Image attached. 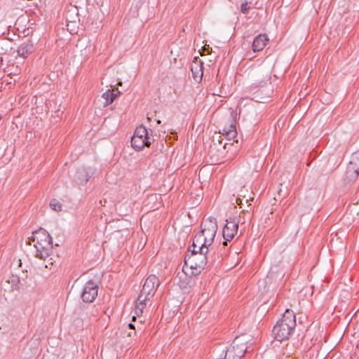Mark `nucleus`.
Listing matches in <instances>:
<instances>
[{
	"mask_svg": "<svg viewBox=\"0 0 359 359\" xmlns=\"http://www.w3.org/2000/svg\"><path fill=\"white\" fill-rule=\"evenodd\" d=\"M191 253L187 255L184 258V265L183 271L187 276H196L205 269L208 262V252L209 251L208 247H202L198 249L192 245Z\"/></svg>",
	"mask_w": 359,
	"mask_h": 359,
	"instance_id": "1",
	"label": "nucleus"
},
{
	"mask_svg": "<svg viewBox=\"0 0 359 359\" xmlns=\"http://www.w3.org/2000/svg\"><path fill=\"white\" fill-rule=\"evenodd\" d=\"M201 231L194 236L193 245L198 249L202 247H209L214 241L217 231V219L214 217H208L204 219L201 225Z\"/></svg>",
	"mask_w": 359,
	"mask_h": 359,
	"instance_id": "2",
	"label": "nucleus"
},
{
	"mask_svg": "<svg viewBox=\"0 0 359 359\" xmlns=\"http://www.w3.org/2000/svg\"><path fill=\"white\" fill-rule=\"evenodd\" d=\"M30 241L36 248V257L46 260L53 252L52 238L47 231L40 228L34 231Z\"/></svg>",
	"mask_w": 359,
	"mask_h": 359,
	"instance_id": "3",
	"label": "nucleus"
},
{
	"mask_svg": "<svg viewBox=\"0 0 359 359\" xmlns=\"http://www.w3.org/2000/svg\"><path fill=\"white\" fill-rule=\"evenodd\" d=\"M160 282L155 275H150L144 281L142 289L137 297L135 313L140 316L147 306V302L155 294Z\"/></svg>",
	"mask_w": 359,
	"mask_h": 359,
	"instance_id": "4",
	"label": "nucleus"
},
{
	"mask_svg": "<svg viewBox=\"0 0 359 359\" xmlns=\"http://www.w3.org/2000/svg\"><path fill=\"white\" fill-rule=\"evenodd\" d=\"M153 138L149 136L148 130L143 125L136 128L131 137V146L137 151L142 149L144 147H149Z\"/></svg>",
	"mask_w": 359,
	"mask_h": 359,
	"instance_id": "5",
	"label": "nucleus"
},
{
	"mask_svg": "<svg viewBox=\"0 0 359 359\" xmlns=\"http://www.w3.org/2000/svg\"><path fill=\"white\" fill-rule=\"evenodd\" d=\"M246 340L243 337H237L226 351L225 358L229 359H241L247 352Z\"/></svg>",
	"mask_w": 359,
	"mask_h": 359,
	"instance_id": "6",
	"label": "nucleus"
},
{
	"mask_svg": "<svg viewBox=\"0 0 359 359\" xmlns=\"http://www.w3.org/2000/svg\"><path fill=\"white\" fill-rule=\"evenodd\" d=\"M241 222V218H231L229 217L226 219V224L223 229V238L224 241V245H227V241H231L233 237L237 234L238 230V224Z\"/></svg>",
	"mask_w": 359,
	"mask_h": 359,
	"instance_id": "7",
	"label": "nucleus"
},
{
	"mask_svg": "<svg viewBox=\"0 0 359 359\" xmlns=\"http://www.w3.org/2000/svg\"><path fill=\"white\" fill-rule=\"evenodd\" d=\"M294 330V327L290 326L289 327L286 324L283 323L278 320L276 325L273 327V332L275 335V338L278 341H281L287 339L292 334Z\"/></svg>",
	"mask_w": 359,
	"mask_h": 359,
	"instance_id": "8",
	"label": "nucleus"
},
{
	"mask_svg": "<svg viewBox=\"0 0 359 359\" xmlns=\"http://www.w3.org/2000/svg\"><path fill=\"white\" fill-rule=\"evenodd\" d=\"M98 286L93 280L88 281L83 287L81 297L84 302H93L97 295Z\"/></svg>",
	"mask_w": 359,
	"mask_h": 359,
	"instance_id": "9",
	"label": "nucleus"
},
{
	"mask_svg": "<svg viewBox=\"0 0 359 359\" xmlns=\"http://www.w3.org/2000/svg\"><path fill=\"white\" fill-rule=\"evenodd\" d=\"M95 170L92 168L80 167L77 169L74 175V180L77 184H86L89 179L94 175Z\"/></svg>",
	"mask_w": 359,
	"mask_h": 359,
	"instance_id": "10",
	"label": "nucleus"
},
{
	"mask_svg": "<svg viewBox=\"0 0 359 359\" xmlns=\"http://www.w3.org/2000/svg\"><path fill=\"white\" fill-rule=\"evenodd\" d=\"M269 38L265 34H260L257 36L252 42V50L254 52L260 51L266 46Z\"/></svg>",
	"mask_w": 359,
	"mask_h": 359,
	"instance_id": "11",
	"label": "nucleus"
},
{
	"mask_svg": "<svg viewBox=\"0 0 359 359\" xmlns=\"http://www.w3.org/2000/svg\"><path fill=\"white\" fill-rule=\"evenodd\" d=\"M222 131V135L229 140L236 137L237 131L233 118H230L229 124L228 126H225L223 128Z\"/></svg>",
	"mask_w": 359,
	"mask_h": 359,
	"instance_id": "12",
	"label": "nucleus"
},
{
	"mask_svg": "<svg viewBox=\"0 0 359 359\" xmlns=\"http://www.w3.org/2000/svg\"><path fill=\"white\" fill-rule=\"evenodd\" d=\"M279 321L286 324L289 327L290 326L294 328H295L297 325L296 316L294 313L289 309H287L285 310L281 319H280Z\"/></svg>",
	"mask_w": 359,
	"mask_h": 359,
	"instance_id": "13",
	"label": "nucleus"
},
{
	"mask_svg": "<svg viewBox=\"0 0 359 359\" xmlns=\"http://www.w3.org/2000/svg\"><path fill=\"white\" fill-rule=\"evenodd\" d=\"M217 141L219 145H217V143L215 142V140H213L212 141L213 144L210 145L209 154L212 156V157H213L215 155V151H217L219 153V154H223L226 148V146L228 145L227 143L222 144V141H220V140H218Z\"/></svg>",
	"mask_w": 359,
	"mask_h": 359,
	"instance_id": "14",
	"label": "nucleus"
},
{
	"mask_svg": "<svg viewBox=\"0 0 359 359\" xmlns=\"http://www.w3.org/2000/svg\"><path fill=\"white\" fill-rule=\"evenodd\" d=\"M33 45L30 43H25L20 46L17 52L18 55L22 58H26L32 52Z\"/></svg>",
	"mask_w": 359,
	"mask_h": 359,
	"instance_id": "15",
	"label": "nucleus"
},
{
	"mask_svg": "<svg viewBox=\"0 0 359 359\" xmlns=\"http://www.w3.org/2000/svg\"><path fill=\"white\" fill-rule=\"evenodd\" d=\"M359 175V170L351 164H348L346 171V178L348 181L354 180L357 178Z\"/></svg>",
	"mask_w": 359,
	"mask_h": 359,
	"instance_id": "16",
	"label": "nucleus"
},
{
	"mask_svg": "<svg viewBox=\"0 0 359 359\" xmlns=\"http://www.w3.org/2000/svg\"><path fill=\"white\" fill-rule=\"evenodd\" d=\"M116 97L117 94H115L113 90H108L104 93L102 97L105 100L104 106L111 104Z\"/></svg>",
	"mask_w": 359,
	"mask_h": 359,
	"instance_id": "17",
	"label": "nucleus"
},
{
	"mask_svg": "<svg viewBox=\"0 0 359 359\" xmlns=\"http://www.w3.org/2000/svg\"><path fill=\"white\" fill-rule=\"evenodd\" d=\"M191 77L196 83H200L203 76V69H190Z\"/></svg>",
	"mask_w": 359,
	"mask_h": 359,
	"instance_id": "18",
	"label": "nucleus"
},
{
	"mask_svg": "<svg viewBox=\"0 0 359 359\" xmlns=\"http://www.w3.org/2000/svg\"><path fill=\"white\" fill-rule=\"evenodd\" d=\"M191 67H205V60L199 56H195Z\"/></svg>",
	"mask_w": 359,
	"mask_h": 359,
	"instance_id": "19",
	"label": "nucleus"
},
{
	"mask_svg": "<svg viewBox=\"0 0 359 359\" xmlns=\"http://www.w3.org/2000/svg\"><path fill=\"white\" fill-rule=\"evenodd\" d=\"M50 207L57 212H60L62 210V204L56 199H53L50 203Z\"/></svg>",
	"mask_w": 359,
	"mask_h": 359,
	"instance_id": "20",
	"label": "nucleus"
},
{
	"mask_svg": "<svg viewBox=\"0 0 359 359\" xmlns=\"http://www.w3.org/2000/svg\"><path fill=\"white\" fill-rule=\"evenodd\" d=\"M249 9L250 6H248V3L246 1L245 2H243L241 6V12L244 14H246L248 13Z\"/></svg>",
	"mask_w": 359,
	"mask_h": 359,
	"instance_id": "21",
	"label": "nucleus"
},
{
	"mask_svg": "<svg viewBox=\"0 0 359 359\" xmlns=\"http://www.w3.org/2000/svg\"><path fill=\"white\" fill-rule=\"evenodd\" d=\"M199 53L201 55L202 60H205V66H206L208 67H210L212 66V64H211L212 60H208L206 55H205L204 53Z\"/></svg>",
	"mask_w": 359,
	"mask_h": 359,
	"instance_id": "22",
	"label": "nucleus"
},
{
	"mask_svg": "<svg viewBox=\"0 0 359 359\" xmlns=\"http://www.w3.org/2000/svg\"><path fill=\"white\" fill-rule=\"evenodd\" d=\"M18 71H19L18 68L15 69V72H10L9 70H6V69H4V72H6V73L8 74V76L9 75H11V74H14L15 75L18 74Z\"/></svg>",
	"mask_w": 359,
	"mask_h": 359,
	"instance_id": "23",
	"label": "nucleus"
},
{
	"mask_svg": "<svg viewBox=\"0 0 359 359\" xmlns=\"http://www.w3.org/2000/svg\"><path fill=\"white\" fill-rule=\"evenodd\" d=\"M236 203L240 205V208H242V205L243 203H244V201H243V199H241V198H237L236 199Z\"/></svg>",
	"mask_w": 359,
	"mask_h": 359,
	"instance_id": "24",
	"label": "nucleus"
},
{
	"mask_svg": "<svg viewBox=\"0 0 359 359\" xmlns=\"http://www.w3.org/2000/svg\"><path fill=\"white\" fill-rule=\"evenodd\" d=\"M236 203L240 205V208H242V205L243 203H244V201H243V199H241V198H237L236 199Z\"/></svg>",
	"mask_w": 359,
	"mask_h": 359,
	"instance_id": "25",
	"label": "nucleus"
},
{
	"mask_svg": "<svg viewBox=\"0 0 359 359\" xmlns=\"http://www.w3.org/2000/svg\"><path fill=\"white\" fill-rule=\"evenodd\" d=\"M241 218V222H240V223L241 224H244L245 223V218L244 217H241V215H239L238 217H233V218Z\"/></svg>",
	"mask_w": 359,
	"mask_h": 359,
	"instance_id": "26",
	"label": "nucleus"
},
{
	"mask_svg": "<svg viewBox=\"0 0 359 359\" xmlns=\"http://www.w3.org/2000/svg\"><path fill=\"white\" fill-rule=\"evenodd\" d=\"M217 262H219L221 261L220 257H219V256H217V259H216V258H213V259H211V261H210V262H211L212 263H213V262H217Z\"/></svg>",
	"mask_w": 359,
	"mask_h": 359,
	"instance_id": "27",
	"label": "nucleus"
},
{
	"mask_svg": "<svg viewBox=\"0 0 359 359\" xmlns=\"http://www.w3.org/2000/svg\"><path fill=\"white\" fill-rule=\"evenodd\" d=\"M128 327H129V328H130V329H131V330H135V326H134V325H133V324H132V323L128 324Z\"/></svg>",
	"mask_w": 359,
	"mask_h": 359,
	"instance_id": "28",
	"label": "nucleus"
},
{
	"mask_svg": "<svg viewBox=\"0 0 359 359\" xmlns=\"http://www.w3.org/2000/svg\"><path fill=\"white\" fill-rule=\"evenodd\" d=\"M220 159L219 158H217L215 160H212V163H218V161H219Z\"/></svg>",
	"mask_w": 359,
	"mask_h": 359,
	"instance_id": "29",
	"label": "nucleus"
},
{
	"mask_svg": "<svg viewBox=\"0 0 359 359\" xmlns=\"http://www.w3.org/2000/svg\"><path fill=\"white\" fill-rule=\"evenodd\" d=\"M245 211L249 212V210L248 209H246V210L245 209H243L242 212H245Z\"/></svg>",
	"mask_w": 359,
	"mask_h": 359,
	"instance_id": "30",
	"label": "nucleus"
},
{
	"mask_svg": "<svg viewBox=\"0 0 359 359\" xmlns=\"http://www.w3.org/2000/svg\"><path fill=\"white\" fill-rule=\"evenodd\" d=\"M128 336H130V337H131V336H132V332H130L128 333Z\"/></svg>",
	"mask_w": 359,
	"mask_h": 359,
	"instance_id": "31",
	"label": "nucleus"
},
{
	"mask_svg": "<svg viewBox=\"0 0 359 359\" xmlns=\"http://www.w3.org/2000/svg\"><path fill=\"white\" fill-rule=\"evenodd\" d=\"M161 123V120H157V123Z\"/></svg>",
	"mask_w": 359,
	"mask_h": 359,
	"instance_id": "32",
	"label": "nucleus"
},
{
	"mask_svg": "<svg viewBox=\"0 0 359 359\" xmlns=\"http://www.w3.org/2000/svg\"><path fill=\"white\" fill-rule=\"evenodd\" d=\"M135 319H136V317H135V316H133V320L134 321V320H135Z\"/></svg>",
	"mask_w": 359,
	"mask_h": 359,
	"instance_id": "33",
	"label": "nucleus"
},
{
	"mask_svg": "<svg viewBox=\"0 0 359 359\" xmlns=\"http://www.w3.org/2000/svg\"><path fill=\"white\" fill-rule=\"evenodd\" d=\"M250 206H251V205H250V204H248V208H250V209H251V207H250Z\"/></svg>",
	"mask_w": 359,
	"mask_h": 359,
	"instance_id": "34",
	"label": "nucleus"
},
{
	"mask_svg": "<svg viewBox=\"0 0 359 359\" xmlns=\"http://www.w3.org/2000/svg\"><path fill=\"white\" fill-rule=\"evenodd\" d=\"M245 203H248V199H245Z\"/></svg>",
	"mask_w": 359,
	"mask_h": 359,
	"instance_id": "35",
	"label": "nucleus"
},
{
	"mask_svg": "<svg viewBox=\"0 0 359 359\" xmlns=\"http://www.w3.org/2000/svg\"><path fill=\"white\" fill-rule=\"evenodd\" d=\"M1 119V116L0 115V120Z\"/></svg>",
	"mask_w": 359,
	"mask_h": 359,
	"instance_id": "36",
	"label": "nucleus"
}]
</instances>
